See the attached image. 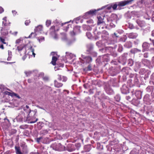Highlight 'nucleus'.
Here are the masks:
<instances>
[{
	"mask_svg": "<svg viewBox=\"0 0 154 154\" xmlns=\"http://www.w3.org/2000/svg\"><path fill=\"white\" fill-rule=\"evenodd\" d=\"M86 50L85 53L90 55L93 57H96L97 53V52L94 50V44L91 43L87 44L86 45Z\"/></svg>",
	"mask_w": 154,
	"mask_h": 154,
	"instance_id": "nucleus-1",
	"label": "nucleus"
},
{
	"mask_svg": "<svg viewBox=\"0 0 154 154\" xmlns=\"http://www.w3.org/2000/svg\"><path fill=\"white\" fill-rule=\"evenodd\" d=\"M139 73L142 75L141 78L143 82H146V81L149 79V77L151 74V71L145 69L141 68L140 70Z\"/></svg>",
	"mask_w": 154,
	"mask_h": 154,
	"instance_id": "nucleus-2",
	"label": "nucleus"
},
{
	"mask_svg": "<svg viewBox=\"0 0 154 154\" xmlns=\"http://www.w3.org/2000/svg\"><path fill=\"white\" fill-rule=\"evenodd\" d=\"M105 7H106V6H103L101 8L98 9L97 10L95 9L91 10L85 13L83 16V18L88 19L90 17V16L96 15L97 11L102 10Z\"/></svg>",
	"mask_w": 154,
	"mask_h": 154,
	"instance_id": "nucleus-3",
	"label": "nucleus"
},
{
	"mask_svg": "<svg viewBox=\"0 0 154 154\" xmlns=\"http://www.w3.org/2000/svg\"><path fill=\"white\" fill-rule=\"evenodd\" d=\"M81 27L79 26H75L72 31L70 32V34L71 36L74 37L76 34L80 33L81 32L80 29Z\"/></svg>",
	"mask_w": 154,
	"mask_h": 154,
	"instance_id": "nucleus-4",
	"label": "nucleus"
},
{
	"mask_svg": "<svg viewBox=\"0 0 154 154\" xmlns=\"http://www.w3.org/2000/svg\"><path fill=\"white\" fill-rule=\"evenodd\" d=\"M128 55V54L127 53H123L119 57L118 62L121 63L123 65H125L126 63Z\"/></svg>",
	"mask_w": 154,
	"mask_h": 154,
	"instance_id": "nucleus-5",
	"label": "nucleus"
},
{
	"mask_svg": "<svg viewBox=\"0 0 154 154\" xmlns=\"http://www.w3.org/2000/svg\"><path fill=\"white\" fill-rule=\"evenodd\" d=\"M134 0H128L118 2V8L117 9L120 10L122 9V7L126 5H128L131 3Z\"/></svg>",
	"mask_w": 154,
	"mask_h": 154,
	"instance_id": "nucleus-6",
	"label": "nucleus"
},
{
	"mask_svg": "<svg viewBox=\"0 0 154 154\" xmlns=\"http://www.w3.org/2000/svg\"><path fill=\"white\" fill-rule=\"evenodd\" d=\"M143 101L144 103L147 105H150L152 102V100L150 95L148 94H146L143 97Z\"/></svg>",
	"mask_w": 154,
	"mask_h": 154,
	"instance_id": "nucleus-7",
	"label": "nucleus"
},
{
	"mask_svg": "<svg viewBox=\"0 0 154 154\" xmlns=\"http://www.w3.org/2000/svg\"><path fill=\"white\" fill-rule=\"evenodd\" d=\"M104 88L107 94L111 95L114 93V92L113 90L108 84H106Z\"/></svg>",
	"mask_w": 154,
	"mask_h": 154,
	"instance_id": "nucleus-8",
	"label": "nucleus"
},
{
	"mask_svg": "<svg viewBox=\"0 0 154 154\" xmlns=\"http://www.w3.org/2000/svg\"><path fill=\"white\" fill-rule=\"evenodd\" d=\"M54 149L58 151H62L66 150L65 146L62 145L61 143H59L54 146Z\"/></svg>",
	"mask_w": 154,
	"mask_h": 154,
	"instance_id": "nucleus-9",
	"label": "nucleus"
},
{
	"mask_svg": "<svg viewBox=\"0 0 154 154\" xmlns=\"http://www.w3.org/2000/svg\"><path fill=\"white\" fill-rule=\"evenodd\" d=\"M105 16H99L97 17L98 21L97 24L98 25L102 24L103 25L105 24V21L104 20Z\"/></svg>",
	"mask_w": 154,
	"mask_h": 154,
	"instance_id": "nucleus-10",
	"label": "nucleus"
},
{
	"mask_svg": "<svg viewBox=\"0 0 154 154\" xmlns=\"http://www.w3.org/2000/svg\"><path fill=\"white\" fill-rule=\"evenodd\" d=\"M23 109L27 113H29L27 117H26V122L27 121V119H28L29 117H30V113H31V112H32V113H33V114H34V116L35 115V114L37 112L36 109H35L34 110H31L30 109H26V108L25 107H23Z\"/></svg>",
	"mask_w": 154,
	"mask_h": 154,
	"instance_id": "nucleus-11",
	"label": "nucleus"
},
{
	"mask_svg": "<svg viewBox=\"0 0 154 154\" xmlns=\"http://www.w3.org/2000/svg\"><path fill=\"white\" fill-rule=\"evenodd\" d=\"M109 50L108 52H109L110 53L109 55H111L114 57H116L117 56L118 54L115 50H114L113 47L109 46Z\"/></svg>",
	"mask_w": 154,
	"mask_h": 154,
	"instance_id": "nucleus-12",
	"label": "nucleus"
},
{
	"mask_svg": "<svg viewBox=\"0 0 154 154\" xmlns=\"http://www.w3.org/2000/svg\"><path fill=\"white\" fill-rule=\"evenodd\" d=\"M148 106L144 105L143 107V111H146V113L148 114L149 112H152V107L150 105Z\"/></svg>",
	"mask_w": 154,
	"mask_h": 154,
	"instance_id": "nucleus-13",
	"label": "nucleus"
},
{
	"mask_svg": "<svg viewBox=\"0 0 154 154\" xmlns=\"http://www.w3.org/2000/svg\"><path fill=\"white\" fill-rule=\"evenodd\" d=\"M122 93L124 94H126L129 93V89L125 85H123L121 88Z\"/></svg>",
	"mask_w": 154,
	"mask_h": 154,
	"instance_id": "nucleus-14",
	"label": "nucleus"
},
{
	"mask_svg": "<svg viewBox=\"0 0 154 154\" xmlns=\"http://www.w3.org/2000/svg\"><path fill=\"white\" fill-rule=\"evenodd\" d=\"M82 57L83 59L85 60L86 63H89L91 62L92 60L91 56H85V55H82Z\"/></svg>",
	"mask_w": 154,
	"mask_h": 154,
	"instance_id": "nucleus-15",
	"label": "nucleus"
},
{
	"mask_svg": "<svg viewBox=\"0 0 154 154\" xmlns=\"http://www.w3.org/2000/svg\"><path fill=\"white\" fill-rule=\"evenodd\" d=\"M150 44L147 42H144L142 45V52H144L149 50L150 47Z\"/></svg>",
	"mask_w": 154,
	"mask_h": 154,
	"instance_id": "nucleus-16",
	"label": "nucleus"
},
{
	"mask_svg": "<svg viewBox=\"0 0 154 154\" xmlns=\"http://www.w3.org/2000/svg\"><path fill=\"white\" fill-rule=\"evenodd\" d=\"M107 22H109V25L111 28H114L115 26V23L116 22V21L115 20H113L112 19H111L110 18H106Z\"/></svg>",
	"mask_w": 154,
	"mask_h": 154,
	"instance_id": "nucleus-17",
	"label": "nucleus"
},
{
	"mask_svg": "<svg viewBox=\"0 0 154 154\" xmlns=\"http://www.w3.org/2000/svg\"><path fill=\"white\" fill-rule=\"evenodd\" d=\"M135 94L137 98L140 99L142 97V92L140 91L136 90Z\"/></svg>",
	"mask_w": 154,
	"mask_h": 154,
	"instance_id": "nucleus-18",
	"label": "nucleus"
},
{
	"mask_svg": "<svg viewBox=\"0 0 154 154\" xmlns=\"http://www.w3.org/2000/svg\"><path fill=\"white\" fill-rule=\"evenodd\" d=\"M154 89V87L152 85H149L146 88V90L148 93H152Z\"/></svg>",
	"mask_w": 154,
	"mask_h": 154,
	"instance_id": "nucleus-19",
	"label": "nucleus"
},
{
	"mask_svg": "<svg viewBox=\"0 0 154 154\" xmlns=\"http://www.w3.org/2000/svg\"><path fill=\"white\" fill-rule=\"evenodd\" d=\"M33 114V116H32V118H31L30 119H29V117L28 119H27V121H29V123H34L36 122L38 120V119L37 118L35 120H34V119H35V116H34V114Z\"/></svg>",
	"mask_w": 154,
	"mask_h": 154,
	"instance_id": "nucleus-20",
	"label": "nucleus"
},
{
	"mask_svg": "<svg viewBox=\"0 0 154 154\" xmlns=\"http://www.w3.org/2000/svg\"><path fill=\"white\" fill-rule=\"evenodd\" d=\"M138 35V34L136 33L132 32L128 34V37L130 38L135 39L137 38Z\"/></svg>",
	"mask_w": 154,
	"mask_h": 154,
	"instance_id": "nucleus-21",
	"label": "nucleus"
},
{
	"mask_svg": "<svg viewBox=\"0 0 154 154\" xmlns=\"http://www.w3.org/2000/svg\"><path fill=\"white\" fill-rule=\"evenodd\" d=\"M141 52V50L140 49H139L136 48H132L130 51V52L131 54H134L136 53L140 52Z\"/></svg>",
	"mask_w": 154,
	"mask_h": 154,
	"instance_id": "nucleus-22",
	"label": "nucleus"
},
{
	"mask_svg": "<svg viewBox=\"0 0 154 154\" xmlns=\"http://www.w3.org/2000/svg\"><path fill=\"white\" fill-rule=\"evenodd\" d=\"M109 54H107L103 55L102 59L103 62H107L110 61L109 58Z\"/></svg>",
	"mask_w": 154,
	"mask_h": 154,
	"instance_id": "nucleus-23",
	"label": "nucleus"
},
{
	"mask_svg": "<svg viewBox=\"0 0 154 154\" xmlns=\"http://www.w3.org/2000/svg\"><path fill=\"white\" fill-rule=\"evenodd\" d=\"M109 46L105 47L104 48H102L99 49L100 52L102 53H106L108 52L109 50Z\"/></svg>",
	"mask_w": 154,
	"mask_h": 154,
	"instance_id": "nucleus-24",
	"label": "nucleus"
},
{
	"mask_svg": "<svg viewBox=\"0 0 154 154\" xmlns=\"http://www.w3.org/2000/svg\"><path fill=\"white\" fill-rule=\"evenodd\" d=\"M124 46L127 48H131L132 47V43L130 41L127 42L124 45Z\"/></svg>",
	"mask_w": 154,
	"mask_h": 154,
	"instance_id": "nucleus-25",
	"label": "nucleus"
},
{
	"mask_svg": "<svg viewBox=\"0 0 154 154\" xmlns=\"http://www.w3.org/2000/svg\"><path fill=\"white\" fill-rule=\"evenodd\" d=\"M136 22L138 24V26L141 27H142L145 26V23L143 21H141L139 20H136Z\"/></svg>",
	"mask_w": 154,
	"mask_h": 154,
	"instance_id": "nucleus-26",
	"label": "nucleus"
},
{
	"mask_svg": "<svg viewBox=\"0 0 154 154\" xmlns=\"http://www.w3.org/2000/svg\"><path fill=\"white\" fill-rule=\"evenodd\" d=\"M58 79L61 81L62 80L63 82H65L67 79V78L66 77L63 76L62 77L61 75H58Z\"/></svg>",
	"mask_w": 154,
	"mask_h": 154,
	"instance_id": "nucleus-27",
	"label": "nucleus"
},
{
	"mask_svg": "<svg viewBox=\"0 0 154 154\" xmlns=\"http://www.w3.org/2000/svg\"><path fill=\"white\" fill-rule=\"evenodd\" d=\"M66 150L68 151H72L73 150V145L71 144H68L66 147Z\"/></svg>",
	"mask_w": 154,
	"mask_h": 154,
	"instance_id": "nucleus-28",
	"label": "nucleus"
},
{
	"mask_svg": "<svg viewBox=\"0 0 154 154\" xmlns=\"http://www.w3.org/2000/svg\"><path fill=\"white\" fill-rule=\"evenodd\" d=\"M54 85L55 87L57 88L61 87L63 85V84L58 82L56 80L54 81Z\"/></svg>",
	"mask_w": 154,
	"mask_h": 154,
	"instance_id": "nucleus-29",
	"label": "nucleus"
},
{
	"mask_svg": "<svg viewBox=\"0 0 154 154\" xmlns=\"http://www.w3.org/2000/svg\"><path fill=\"white\" fill-rule=\"evenodd\" d=\"M127 38V36L126 35H124L122 37L121 36L119 38V41L120 42H125Z\"/></svg>",
	"mask_w": 154,
	"mask_h": 154,
	"instance_id": "nucleus-30",
	"label": "nucleus"
},
{
	"mask_svg": "<svg viewBox=\"0 0 154 154\" xmlns=\"http://www.w3.org/2000/svg\"><path fill=\"white\" fill-rule=\"evenodd\" d=\"M75 41V38H74L73 39H70L69 40H67L66 42V44L67 45H70L72 44Z\"/></svg>",
	"mask_w": 154,
	"mask_h": 154,
	"instance_id": "nucleus-31",
	"label": "nucleus"
},
{
	"mask_svg": "<svg viewBox=\"0 0 154 154\" xmlns=\"http://www.w3.org/2000/svg\"><path fill=\"white\" fill-rule=\"evenodd\" d=\"M129 69V68L128 67H124L122 69V71L126 74H129L128 70Z\"/></svg>",
	"mask_w": 154,
	"mask_h": 154,
	"instance_id": "nucleus-32",
	"label": "nucleus"
},
{
	"mask_svg": "<svg viewBox=\"0 0 154 154\" xmlns=\"http://www.w3.org/2000/svg\"><path fill=\"white\" fill-rule=\"evenodd\" d=\"M140 101L137 99H134L132 100V103L134 105L138 106L140 104Z\"/></svg>",
	"mask_w": 154,
	"mask_h": 154,
	"instance_id": "nucleus-33",
	"label": "nucleus"
},
{
	"mask_svg": "<svg viewBox=\"0 0 154 154\" xmlns=\"http://www.w3.org/2000/svg\"><path fill=\"white\" fill-rule=\"evenodd\" d=\"M57 60V57L54 56H53L52 57V60L51 63L53 65H55L56 64V62Z\"/></svg>",
	"mask_w": 154,
	"mask_h": 154,
	"instance_id": "nucleus-34",
	"label": "nucleus"
},
{
	"mask_svg": "<svg viewBox=\"0 0 154 154\" xmlns=\"http://www.w3.org/2000/svg\"><path fill=\"white\" fill-rule=\"evenodd\" d=\"M134 79V85L137 86L138 85H139V81L138 79L137 78V75H135V77Z\"/></svg>",
	"mask_w": 154,
	"mask_h": 154,
	"instance_id": "nucleus-35",
	"label": "nucleus"
},
{
	"mask_svg": "<svg viewBox=\"0 0 154 154\" xmlns=\"http://www.w3.org/2000/svg\"><path fill=\"white\" fill-rule=\"evenodd\" d=\"M42 25H39L37 26L36 27L35 29V32H40L42 31Z\"/></svg>",
	"mask_w": 154,
	"mask_h": 154,
	"instance_id": "nucleus-36",
	"label": "nucleus"
},
{
	"mask_svg": "<svg viewBox=\"0 0 154 154\" xmlns=\"http://www.w3.org/2000/svg\"><path fill=\"white\" fill-rule=\"evenodd\" d=\"M36 140L37 142L39 143L40 142H42L43 143H46V141H43V137H39L37 138L36 139Z\"/></svg>",
	"mask_w": 154,
	"mask_h": 154,
	"instance_id": "nucleus-37",
	"label": "nucleus"
},
{
	"mask_svg": "<svg viewBox=\"0 0 154 154\" xmlns=\"http://www.w3.org/2000/svg\"><path fill=\"white\" fill-rule=\"evenodd\" d=\"M141 62L144 65H146L150 63L149 61L146 59H143L142 60Z\"/></svg>",
	"mask_w": 154,
	"mask_h": 154,
	"instance_id": "nucleus-38",
	"label": "nucleus"
},
{
	"mask_svg": "<svg viewBox=\"0 0 154 154\" xmlns=\"http://www.w3.org/2000/svg\"><path fill=\"white\" fill-rule=\"evenodd\" d=\"M50 30L51 31L50 33L51 34H55L56 32L55 26H51L50 28Z\"/></svg>",
	"mask_w": 154,
	"mask_h": 154,
	"instance_id": "nucleus-39",
	"label": "nucleus"
},
{
	"mask_svg": "<svg viewBox=\"0 0 154 154\" xmlns=\"http://www.w3.org/2000/svg\"><path fill=\"white\" fill-rule=\"evenodd\" d=\"M123 49V48L122 46L120 44H119L118 46L117 51L119 53H121Z\"/></svg>",
	"mask_w": 154,
	"mask_h": 154,
	"instance_id": "nucleus-40",
	"label": "nucleus"
},
{
	"mask_svg": "<svg viewBox=\"0 0 154 154\" xmlns=\"http://www.w3.org/2000/svg\"><path fill=\"white\" fill-rule=\"evenodd\" d=\"M15 148L17 154H23L21 152L19 147L15 146Z\"/></svg>",
	"mask_w": 154,
	"mask_h": 154,
	"instance_id": "nucleus-41",
	"label": "nucleus"
},
{
	"mask_svg": "<svg viewBox=\"0 0 154 154\" xmlns=\"http://www.w3.org/2000/svg\"><path fill=\"white\" fill-rule=\"evenodd\" d=\"M26 46V45H20L19 46H18L17 47V49L18 50L19 52H20L22 51L23 49Z\"/></svg>",
	"mask_w": 154,
	"mask_h": 154,
	"instance_id": "nucleus-42",
	"label": "nucleus"
},
{
	"mask_svg": "<svg viewBox=\"0 0 154 154\" xmlns=\"http://www.w3.org/2000/svg\"><path fill=\"white\" fill-rule=\"evenodd\" d=\"M127 63L128 65L131 66L133 65L134 61L132 59H130L128 60Z\"/></svg>",
	"mask_w": 154,
	"mask_h": 154,
	"instance_id": "nucleus-43",
	"label": "nucleus"
},
{
	"mask_svg": "<svg viewBox=\"0 0 154 154\" xmlns=\"http://www.w3.org/2000/svg\"><path fill=\"white\" fill-rule=\"evenodd\" d=\"M37 34L35 32H32L28 37H25L26 38H33L35 37L37 35Z\"/></svg>",
	"mask_w": 154,
	"mask_h": 154,
	"instance_id": "nucleus-44",
	"label": "nucleus"
},
{
	"mask_svg": "<svg viewBox=\"0 0 154 154\" xmlns=\"http://www.w3.org/2000/svg\"><path fill=\"white\" fill-rule=\"evenodd\" d=\"M92 69L91 65V64H89L88 66L87 67L83 69L84 71H91Z\"/></svg>",
	"mask_w": 154,
	"mask_h": 154,
	"instance_id": "nucleus-45",
	"label": "nucleus"
},
{
	"mask_svg": "<svg viewBox=\"0 0 154 154\" xmlns=\"http://www.w3.org/2000/svg\"><path fill=\"white\" fill-rule=\"evenodd\" d=\"M111 18H113V20H115L116 22L118 20L117 19L118 17L117 15L116 14H112L111 15Z\"/></svg>",
	"mask_w": 154,
	"mask_h": 154,
	"instance_id": "nucleus-46",
	"label": "nucleus"
},
{
	"mask_svg": "<svg viewBox=\"0 0 154 154\" xmlns=\"http://www.w3.org/2000/svg\"><path fill=\"white\" fill-rule=\"evenodd\" d=\"M91 149L89 145H85L84 146V150L85 152H88Z\"/></svg>",
	"mask_w": 154,
	"mask_h": 154,
	"instance_id": "nucleus-47",
	"label": "nucleus"
},
{
	"mask_svg": "<svg viewBox=\"0 0 154 154\" xmlns=\"http://www.w3.org/2000/svg\"><path fill=\"white\" fill-rule=\"evenodd\" d=\"M83 27L85 30H91V28L90 27L87 25H84L83 26Z\"/></svg>",
	"mask_w": 154,
	"mask_h": 154,
	"instance_id": "nucleus-48",
	"label": "nucleus"
},
{
	"mask_svg": "<svg viewBox=\"0 0 154 154\" xmlns=\"http://www.w3.org/2000/svg\"><path fill=\"white\" fill-rule=\"evenodd\" d=\"M113 37L114 38H119L120 37L121 35H119V33L115 32L114 33L113 35Z\"/></svg>",
	"mask_w": 154,
	"mask_h": 154,
	"instance_id": "nucleus-49",
	"label": "nucleus"
},
{
	"mask_svg": "<svg viewBox=\"0 0 154 154\" xmlns=\"http://www.w3.org/2000/svg\"><path fill=\"white\" fill-rule=\"evenodd\" d=\"M86 36L89 39H91L92 38V35L90 32H87L86 33Z\"/></svg>",
	"mask_w": 154,
	"mask_h": 154,
	"instance_id": "nucleus-50",
	"label": "nucleus"
},
{
	"mask_svg": "<svg viewBox=\"0 0 154 154\" xmlns=\"http://www.w3.org/2000/svg\"><path fill=\"white\" fill-rule=\"evenodd\" d=\"M33 71H26L24 72L26 76H29L32 73Z\"/></svg>",
	"mask_w": 154,
	"mask_h": 154,
	"instance_id": "nucleus-51",
	"label": "nucleus"
},
{
	"mask_svg": "<svg viewBox=\"0 0 154 154\" xmlns=\"http://www.w3.org/2000/svg\"><path fill=\"white\" fill-rule=\"evenodd\" d=\"M114 98L116 101L117 102H119L121 99L120 96L119 94H117Z\"/></svg>",
	"mask_w": 154,
	"mask_h": 154,
	"instance_id": "nucleus-52",
	"label": "nucleus"
},
{
	"mask_svg": "<svg viewBox=\"0 0 154 154\" xmlns=\"http://www.w3.org/2000/svg\"><path fill=\"white\" fill-rule=\"evenodd\" d=\"M62 40L65 41L66 42L67 40V37L65 33L63 34V36L62 37Z\"/></svg>",
	"mask_w": 154,
	"mask_h": 154,
	"instance_id": "nucleus-53",
	"label": "nucleus"
},
{
	"mask_svg": "<svg viewBox=\"0 0 154 154\" xmlns=\"http://www.w3.org/2000/svg\"><path fill=\"white\" fill-rule=\"evenodd\" d=\"M101 37L103 40H107L109 38L107 36H105L103 35H101Z\"/></svg>",
	"mask_w": 154,
	"mask_h": 154,
	"instance_id": "nucleus-54",
	"label": "nucleus"
},
{
	"mask_svg": "<svg viewBox=\"0 0 154 154\" xmlns=\"http://www.w3.org/2000/svg\"><path fill=\"white\" fill-rule=\"evenodd\" d=\"M118 6V2L112 6V8L113 10H116L117 8V7Z\"/></svg>",
	"mask_w": 154,
	"mask_h": 154,
	"instance_id": "nucleus-55",
	"label": "nucleus"
},
{
	"mask_svg": "<svg viewBox=\"0 0 154 154\" xmlns=\"http://www.w3.org/2000/svg\"><path fill=\"white\" fill-rule=\"evenodd\" d=\"M42 78L43 80L45 81H48L49 80V78L47 76L43 77Z\"/></svg>",
	"mask_w": 154,
	"mask_h": 154,
	"instance_id": "nucleus-56",
	"label": "nucleus"
},
{
	"mask_svg": "<svg viewBox=\"0 0 154 154\" xmlns=\"http://www.w3.org/2000/svg\"><path fill=\"white\" fill-rule=\"evenodd\" d=\"M51 22L50 20H47L46 21V23L47 26L48 27L51 24Z\"/></svg>",
	"mask_w": 154,
	"mask_h": 154,
	"instance_id": "nucleus-57",
	"label": "nucleus"
},
{
	"mask_svg": "<svg viewBox=\"0 0 154 154\" xmlns=\"http://www.w3.org/2000/svg\"><path fill=\"white\" fill-rule=\"evenodd\" d=\"M102 33L103 35L108 36L109 35V33L106 30H103V31Z\"/></svg>",
	"mask_w": 154,
	"mask_h": 154,
	"instance_id": "nucleus-58",
	"label": "nucleus"
},
{
	"mask_svg": "<svg viewBox=\"0 0 154 154\" xmlns=\"http://www.w3.org/2000/svg\"><path fill=\"white\" fill-rule=\"evenodd\" d=\"M56 65H57L56 66L57 67H63L64 65L63 64H62L61 63H59V64L57 63Z\"/></svg>",
	"mask_w": 154,
	"mask_h": 154,
	"instance_id": "nucleus-59",
	"label": "nucleus"
},
{
	"mask_svg": "<svg viewBox=\"0 0 154 154\" xmlns=\"http://www.w3.org/2000/svg\"><path fill=\"white\" fill-rule=\"evenodd\" d=\"M16 118H18V122H21L23 120V118L20 117L19 116H18Z\"/></svg>",
	"mask_w": 154,
	"mask_h": 154,
	"instance_id": "nucleus-60",
	"label": "nucleus"
},
{
	"mask_svg": "<svg viewBox=\"0 0 154 154\" xmlns=\"http://www.w3.org/2000/svg\"><path fill=\"white\" fill-rule=\"evenodd\" d=\"M139 62H136L135 63V67L134 68L135 70L136 71L137 69H139Z\"/></svg>",
	"mask_w": 154,
	"mask_h": 154,
	"instance_id": "nucleus-61",
	"label": "nucleus"
},
{
	"mask_svg": "<svg viewBox=\"0 0 154 154\" xmlns=\"http://www.w3.org/2000/svg\"><path fill=\"white\" fill-rule=\"evenodd\" d=\"M0 40L1 42L4 44H6V43L5 42V39L3 37H0Z\"/></svg>",
	"mask_w": 154,
	"mask_h": 154,
	"instance_id": "nucleus-62",
	"label": "nucleus"
},
{
	"mask_svg": "<svg viewBox=\"0 0 154 154\" xmlns=\"http://www.w3.org/2000/svg\"><path fill=\"white\" fill-rule=\"evenodd\" d=\"M101 93V91H97L96 93L94 95L95 97H97L98 96L100 95V94Z\"/></svg>",
	"mask_w": 154,
	"mask_h": 154,
	"instance_id": "nucleus-63",
	"label": "nucleus"
},
{
	"mask_svg": "<svg viewBox=\"0 0 154 154\" xmlns=\"http://www.w3.org/2000/svg\"><path fill=\"white\" fill-rule=\"evenodd\" d=\"M111 74L112 76H114L116 75L117 74V72L115 71H113L111 72Z\"/></svg>",
	"mask_w": 154,
	"mask_h": 154,
	"instance_id": "nucleus-64",
	"label": "nucleus"
}]
</instances>
